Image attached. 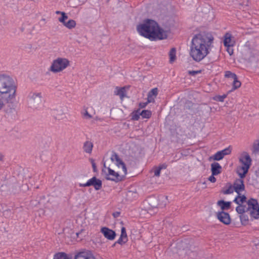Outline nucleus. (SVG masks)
<instances>
[{
	"label": "nucleus",
	"instance_id": "1",
	"mask_svg": "<svg viewBox=\"0 0 259 259\" xmlns=\"http://www.w3.org/2000/svg\"><path fill=\"white\" fill-rule=\"evenodd\" d=\"M213 40L211 34L201 32L194 36L191 41L190 55L194 60L200 62L209 53L208 49Z\"/></svg>",
	"mask_w": 259,
	"mask_h": 259
},
{
	"label": "nucleus",
	"instance_id": "2",
	"mask_svg": "<svg viewBox=\"0 0 259 259\" xmlns=\"http://www.w3.org/2000/svg\"><path fill=\"white\" fill-rule=\"evenodd\" d=\"M138 32L150 40H162L167 37L166 31L164 30L158 23L152 19H146L137 26Z\"/></svg>",
	"mask_w": 259,
	"mask_h": 259
},
{
	"label": "nucleus",
	"instance_id": "3",
	"mask_svg": "<svg viewBox=\"0 0 259 259\" xmlns=\"http://www.w3.org/2000/svg\"><path fill=\"white\" fill-rule=\"evenodd\" d=\"M17 87L13 79L9 76L0 75V94L2 99L8 104H12L15 100Z\"/></svg>",
	"mask_w": 259,
	"mask_h": 259
},
{
	"label": "nucleus",
	"instance_id": "4",
	"mask_svg": "<svg viewBox=\"0 0 259 259\" xmlns=\"http://www.w3.org/2000/svg\"><path fill=\"white\" fill-rule=\"evenodd\" d=\"M69 65V61L66 58H58L54 60L50 67V70L54 73L62 71Z\"/></svg>",
	"mask_w": 259,
	"mask_h": 259
},
{
	"label": "nucleus",
	"instance_id": "5",
	"mask_svg": "<svg viewBox=\"0 0 259 259\" xmlns=\"http://www.w3.org/2000/svg\"><path fill=\"white\" fill-rule=\"evenodd\" d=\"M107 171L102 169V172L105 174V178L107 180L118 183L123 181L125 178L124 176H120L118 172H115L109 167H107Z\"/></svg>",
	"mask_w": 259,
	"mask_h": 259
},
{
	"label": "nucleus",
	"instance_id": "6",
	"mask_svg": "<svg viewBox=\"0 0 259 259\" xmlns=\"http://www.w3.org/2000/svg\"><path fill=\"white\" fill-rule=\"evenodd\" d=\"M29 104L33 107L36 108L41 103V93H30L28 96Z\"/></svg>",
	"mask_w": 259,
	"mask_h": 259
},
{
	"label": "nucleus",
	"instance_id": "7",
	"mask_svg": "<svg viewBox=\"0 0 259 259\" xmlns=\"http://www.w3.org/2000/svg\"><path fill=\"white\" fill-rule=\"evenodd\" d=\"M101 232L106 238L109 240H113L116 235L114 231L106 227H102L101 229Z\"/></svg>",
	"mask_w": 259,
	"mask_h": 259
},
{
	"label": "nucleus",
	"instance_id": "8",
	"mask_svg": "<svg viewBox=\"0 0 259 259\" xmlns=\"http://www.w3.org/2000/svg\"><path fill=\"white\" fill-rule=\"evenodd\" d=\"M218 219L225 225H229L231 223L230 214L224 211L219 212L217 214Z\"/></svg>",
	"mask_w": 259,
	"mask_h": 259
},
{
	"label": "nucleus",
	"instance_id": "9",
	"mask_svg": "<svg viewBox=\"0 0 259 259\" xmlns=\"http://www.w3.org/2000/svg\"><path fill=\"white\" fill-rule=\"evenodd\" d=\"M74 259H96L92 252L90 250H84L77 253Z\"/></svg>",
	"mask_w": 259,
	"mask_h": 259
},
{
	"label": "nucleus",
	"instance_id": "10",
	"mask_svg": "<svg viewBox=\"0 0 259 259\" xmlns=\"http://www.w3.org/2000/svg\"><path fill=\"white\" fill-rule=\"evenodd\" d=\"M233 186L234 191L239 195H240V192H242L245 190L244 181L242 179H236L234 181Z\"/></svg>",
	"mask_w": 259,
	"mask_h": 259
},
{
	"label": "nucleus",
	"instance_id": "11",
	"mask_svg": "<svg viewBox=\"0 0 259 259\" xmlns=\"http://www.w3.org/2000/svg\"><path fill=\"white\" fill-rule=\"evenodd\" d=\"M89 181V186H93L96 190H99L102 187V182L101 180L93 177Z\"/></svg>",
	"mask_w": 259,
	"mask_h": 259
},
{
	"label": "nucleus",
	"instance_id": "12",
	"mask_svg": "<svg viewBox=\"0 0 259 259\" xmlns=\"http://www.w3.org/2000/svg\"><path fill=\"white\" fill-rule=\"evenodd\" d=\"M240 161L243 164L242 168L249 169L251 164V159L247 153H245V155L241 158H240Z\"/></svg>",
	"mask_w": 259,
	"mask_h": 259
},
{
	"label": "nucleus",
	"instance_id": "13",
	"mask_svg": "<svg viewBox=\"0 0 259 259\" xmlns=\"http://www.w3.org/2000/svg\"><path fill=\"white\" fill-rule=\"evenodd\" d=\"M248 206L246 210L248 212L257 209L259 207V203L256 199L251 198L247 202Z\"/></svg>",
	"mask_w": 259,
	"mask_h": 259
},
{
	"label": "nucleus",
	"instance_id": "14",
	"mask_svg": "<svg viewBox=\"0 0 259 259\" xmlns=\"http://www.w3.org/2000/svg\"><path fill=\"white\" fill-rule=\"evenodd\" d=\"M222 167L221 165L216 162L211 164V171L213 175H218L222 172Z\"/></svg>",
	"mask_w": 259,
	"mask_h": 259
},
{
	"label": "nucleus",
	"instance_id": "15",
	"mask_svg": "<svg viewBox=\"0 0 259 259\" xmlns=\"http://www.w3.org/2000/svg\"><path fill=\"white\" fill-rule=\"evenodd\" d=\"M217 204L221 207L222 211H224L225 210H228L231 208V202L221 200L218 201Z\"/></svg>",
	"mask_w": 259,
	"mask_h": 259
},
{
	"label": "nucleus",
	"instance_id": "16",
	"mask_svg": "<svg viewBox=\"0 0 259 259\" xmlns=\"http://www.w3.org/2000/svg\"><path fill=\"white\" fill-rule=\"evenodd\" d=\"M53 259H72V257L70 254H67L63 252H60L56 253L54 255Z\"/></svg>",
	"mask_w": 259,
	"mask_h": 259
},
{
	"label": "nucleus",
	"instance_id": "17",
	"mask_svg": "<svg viewBox=\"0 0 259 259\" xmlns=\"http://www.w3.org/2000/svg\"><path fill=\"white\" fill-rule=\"evenodd\" d=\"M246 197L243 195L240 196V195L238 194V196L235 197L233 202L238 205L243 204V203L246 202Z\"/></svg>",
	"mask_w": 259,
	"mask_h": 259
},
{
	"label": "nucleus",
	"instance_id": "18",
	"mask_svg": "<svg viewBox=\"0 0 259 259\" xmlns=\"http://www.w3.org/2000/svg\"><path fill=\"white\" fill-rule=\"evenodd\" d=\"M224 37V45L225 47H232L233 44H231V34L229 33H227L225 35Z\"/></svg>",
	"mask_w": 259,
	"mask_h": 259
},
{
	"label": "nucleus",
	"instance_id": "19",
	"mask_svg": "<svg viewBox=\"0 0 259 259\" xmlns=\"http://www.w3.org/2000/svg\"><path fill=\"white\" fill-rule=\"evenodd\" d=\"M111 160L112 162L116 161V164L118 167H119L120 164L123 162V161L119 157L118 154L115 152H112Z\"/></svg>",
	"mask_w": 259,
	"mask_h": 259
},
{
	"label": "nucleus",
	"instance_id": "20",
	"mask_svg": "<svg viewBox=\"0 0 259 259\" xmlns=\"http://www.w3.org/2000/svg\"><path fill=\"white\" fill-rule=\"evenodd\" d=\"M250 217V221L259 219V207L257 209L248 211Z\"/></svg>",
	"mask_w": 259,
	"mask_h": 259
},
{
	"label": "nucleus",
	"instance_id": "21",
	"mask_svg": "<svg viewBox=\"0 0 259 259\" xmlns=\"http://www.w3.org/2000/svg\"><path fill=\"white\" fill-rule=\"evenodd\" d=\"M117 91L115 92V94L118 95L121 100H122L125 97V89L124 87L119 88L116 87Z\"/></svg>",
	"mask_w": 259,
	"mask_h": 259
},
{
	"label": "nucleus",
	"instance_id": "22",
	"mask_svg": "<svg viewBox=\"0 0 259 259\" xmlns=\"http://www.w3.org/2000/svg\"><path fill=\"white\" fill-rule=\"evenodd\" d=\"M93 145V144L89 142L86 141L83 145V150L84 151L88 153H91L92 151Z\"/></svg>",
	"mask_w": 259,
	"mask_h": 259
},
{
	"label": "nucleus",
	"instance_id": "23",
	"mask_svg": "<svg viewBox=\"0 0 259 259\" xmlns=\"http://www.w3.org/2000/svg\"><path fill=\"white\" fill-rule=\"evenodd\" d=\"M239 218L242 225L245 226L249 224V220L248 216L247 214L244 213H242L240 215Z\"/></svg>",
	"mask_w": 259,
	"mask_h": 259
},
{
	"label": "nucleus",
	"instance_id": "24",
	"mask_svg": "<svg viewBox=\"0 0 259 259\" xmlns=\"http://www.w3.org/2000/svg\"><path fill=\"white\" fill-rule=\"evenodd\" d=\"M246 208H247V206H246V205L240 204V205H238V206L237 207H236V211L240 214H241L246 212H248V210H246Z\"/></svg>",
	"mask_w": 259,
	"mask_h": 259
},
{
	"label": "nucleus",
	"instance_id": "25",
	"mask_svg": "<svg viewBox=\"0 0 259 259\" xmlns=\"http://www.w3.org/2000/svg\"><path fill=\"white\" fill-rule=\"evenodd\" d=\"M176 49L175 48H172L170 49L169 52V62L170 63L174 62L176 59Z\"/></svg>",
	"mask_w": 259,
	"mask_h": 259
},
{
	"label": "nucleus",
	"instance_id": "26",
	"mask_svg": "<svg viewBox=\"0 0 259 259\" xmlns=\"http://www.w3.org/2000/svg\"><path fill=\"white\" fill-rule=\"evenodd\" d=\"M140 115L143 118H150L151 116V111L148 110H143L140 112Z\"/></svg>",
	"mask_w": 259,
	"mask_h": 259
},
{
	"label": "nucleus",
	"instance_id": "27",
	"mask_svg": "<svg viewBox=\"0 0 259 259\" xmlns=\"http://www.w3.org/2000/svg\"><path fill=\"white\" fill-rule=\"evenodd\" d=\"M227 185H229L228 188L226 190H222L221 191L223 194L225 195L231 194L234 191L233 186H232L230 183H228Z\"/></svg>",
	"mask_w": 259,
	"mask_h": 259
},
{
	"label": "nucleus",
	"instance_id": "28",
	"mask_svg": "<svg viewBox=\"0 0 259 259\" xmlns=\"http://www.w3.org/2000/svg\"><path fill=\"white\" fill-rule=\"evenodd\" d=\"M132 119L133 120H138L140 118V109H139L136 111L133 112L131 114Z\"/></svg>",
	"mask_w": 259,
	"mask_h": 259
},
{
	"label": "nucleus",
	"instance_id": "29",
	"mask_svg": "<svg viewBox=\"0 0 259 259\" xmlns=\"http://www.w3.org/2000/svg\"><path fill=\"white\" fill-rule=\"evenodd\" d=\"M64 25L69 29L74 28L76 25V22L73 20H69L68 22H65Z\"/></svg>",
	"mask_w": 259,
	"mask_h": 259
},
{
	"label": "nucleus",
	"instance_id": "30",
	"mask_svg": "<svg viewBox=\"0 0 259 259\" xmlns=\"http://www.w3.org/2000/svg\"><path fill=\"white\" fill-rule=\"evenodd\" d=\"M213 160L216 161H219L222 160L224 156L223 155V153L221 152L220 151H218L215 154H214L212 157H211Z\"/></svg>",
	"mask_w": 259,
	"mask_h": 259
},
{
	"label": "nucleus",
	"instance_id": "31",
	"mask_svg": "<svg viewBox=\"0 0 259 259\" xmlns=\"http://www.w3.org/2000/svg\"><path fill=\"white\" fill-rule=\"evenodd\" d=\"M252 153L256 154L259 152V141H257L256 142H254L252 145Z\"/></svg>",
	"mask_w": 259,
	"mask_h": 259
},
{
	"label": "nucleus",
	"instance_id": "32",
	"mask_svg": "<svg viewBox=\"0 0 259 259\" xmlns=\"http://www.w3.org/2000/svg\"><path fill=\"white\" fill-rule=\"evenodd\" d=\"M225 76L227 78H232L233 79H236V77H237L236 74L230 71H226L225 72Z\"/></svg>",
	"mask_w": 259,
	"mask_h": 259
},
{
	"label": "nucleus",
	"instance_id": "33",
	"mask_svg": "<svg viewBox=\"0 0 259 259\" xmlns=\"http://www.w3.org/2000/svg\"><path fill=\"white\" fill-rule=\"evenodd\" d=\"M241 84V82L238 80V78L236 77V79H233L232 90H235L239 88Z\"/></svg>",
	"mask_w": 259,
	"mask_h": 259
},
{
	"label": "nucleus",
	"instance_id": "34",
	"mask_svg": "<svg viewBox=\"0 0 259 259\" xmlns=\"http://www.w3.org/2000/svg\"><path fill=\"white\" fill-rule=\"evenodd\" d=\"M194 104L192 102L187 100L184 104V108L185 109L190 110L192 109Z\"/></svg>",
	"mask_w": 259,
	"mask_h": 259
},
{
	"label": "nucleus",
	"instance_id": "35",
	"mask_svg": "<svg viewBox=\"0 0 259 259\" xmlns=\"http://www.w3.org/2000/svg\"><path fill=\"white\" fill-rule=\"evenodd\" d=\"M227 97V95L224 94L223 95H218L215 96L214 97H213V99L218 102H223L224 101V99Z\"/></svg>",
	"mask_w": 259,
	"mask_h": 259
},
{
	"label": "nucleus",
	"instance_id": "36",
	"mask_svg": "<svg viewBox=\"0 0 259 259\" xmlns=\"http://www.w3.org/2000/svg\"><path fill=\"white\" fill-rule=\"evenodd\" d=\"M68 19V16L65 12L61 13V17L59 18V21L63 24L66 22L65 20Z\"/></svg>",
	"mask_w": 259,
	"mask_h": 259
},
{
	"label": "nucleus",
	"instance_id": "37",
	"mask_svg": "<svg viewBox=\"0 0 259 259\" xmlns=\"http://www.w3.org/2000/svg\"><path fill=\"white\" fill-rule=\"evenodd\" d=\"M222 153H223V155L224 157L226 155H229L231 152V148L230 146L229 147L225 148V149L220 151Z\"/></svg>",
	"mask_w": 259,
	"mask_h": 259
},
{
	"label": "nucleus",
	"instance_id": "38",
	"mask_svg": "<svg viewBox=\"0 0 259 259\" xmlns=\"http://www.w3.org/2000/svg\"><path fill=\"white\" fill-rule=\"evenodd\" d=\"M241 169L242 170H243V172L242 173H239L238 175L240 177V179H243V178H244L246 175V174H247L248 171V169H245V168H242L241 167Z\"/></svg>",
	"mask_w": 259,
	"mask_h": 259
},
{
	"label": "nucleus",
	"instance_id": "39",
	"mask_svg": "<svg viewBox=\"0 0 259 259\" xmlns=\"http://www.w3.org/2000/svg\"><path fill=\"white\" fill-rule=\"evenodd\" d=\"M121 238H123L126 240V241L127 240V234L126 232V229L124 227H122L121 230V235L120 236Z\"/></svg>",
	"mask_w": 259,
	"mask_h": 259
},
{
	"label": "nucleus",
	"instance_id": "40",
	"mask_svg": "<svg viewBox=\"0 0 259 259\" xmlns=\"http://www.w3.org/2000/svg\"><path fill=\"white\" fill-rule=\"evenodd\" d=\"M149 95H151V96H154L156 97L158 94V89L157 88H155L154 89H152L149 93Z\"/></svg>",
	"mask_w": 259,
	"mask_h": 259
},
{
	"label": "nucleus",
	"instance_id": "41",
	"mask_svg": "<svg viewBox=\"0 0 259 259\" xmlns=\"http://www.w3.org/2000/svg\"><path fill=\"white\" fill-rule=\"evenodd\" d=\"M158 200H161L163 202V204H161V205L165 206L167 200V196H161L159 197Z\"/></svg>",
	"mask_w": 259,
	"mask_h": 259
},
{
	"label": "nucleus",
	"instance_id": "42",
	"mask_svg": "<svg viewBox=\"0 0 259 259\" xmlns=\"http://www.w3.org/2000/svg\"><path fill=\"white\" fill-rule=\"evenodd\" d=\"M201 72V70H197V71H194V70H189L188 71V74L190 75H192V76H195V75L197 74H199V73H200Z\"/></svg>",
	"mask_w": 259,
	"mask_h": 259
},
{
	"label": "nucleus",
	"instance_id": "43",
	"mask_svg": "<svg viewBox=\"0 0 259 259\" xmlns=\"http://www.w3.org/2000/svg\"><path fill=\"white\" fill-rule=\"evenodd\" d=\"M90 160L91 162L92 165L93 171L94 172H97V168L96 164V163L95 162L94 160L93 159H92V158H91Z\"/></svg>",
	"mask_w": 259,
	"mask_h": 259
},
{
	"label": "nucleus",
	"instance_id": "44",
	"mask_svg": "<svg viewBox=\"0 0 259 259\" xmlns=\"http://www.w3.org/2000/svg\"><path fill=\"white\" fill-rule=\"evenodd\" d=\"M126 241H126V240L125 239L120 237L118 239V240L116 242H115V243H118V244L122 245V244L125 243Z\"/></svg>",
	"mask_w": 259,
	"mask_h": 259
},
{
	"label": "nucleus",
	"instance_id": "45",
	"mask_svg": "<svg viewBox=\"0 0 259 259\" xmlns=\"http://www.w3.org/2000/svg\"><path fill=\"white\" fill-rule=\"evenodd\" d=\"M154 101H155V100H154V98L153 97V96H151V95L148 94L147 102L148 103H153V102H154Z\"/></svg>",
	"mask_w": 259,
	"mask_h": 259
},
{
	"label": "nucleus",
	"instance_id": "46",
	"mask_svg": "<svg viewBox=\"0 0 259 259\" xmlns=\"http://www.w3.org/2000/svg\"><path fill=\"white\" fill-rule=\"evenodd\" d=\"M161 170H160V168H159L158 167H156L155 169H154V176L156 177H159L160 174Z\"/></svg>",
	"mask_w": 259,
	"mask_h": 259
},
{
	"label": "nucleus",
	"instance_id": "47",
	"mask_svg": "<svg viewBox=\"0 0 259 259\" xmlns=\"http://www.w3.org/2000/svg\"><path fill=\"white\" fill-rule=\"evenodd\" d=\"M120 165L122 167V168L124 171V176L125 175L127 174V169H126V165L125 164V163L123 162L122 163H121Z\"/></svg>",
	"mask_w": 259,
	"mask_h": 259
},
{
	"label": "nucleus",
	"instance_id": "48",
	"mask_svg": "<svg viewBox=\"0 0 259 259\" xmlns=\"http://www.w3.org/2000/svg\"><path fill=\"white\" fill-rule=\"evenodd\" d=\"M215 175H213L212 174H211V176H210L208 178V180L211 182V183H215L216 182V178L214 177Z\"/></svg>",
	"mask_w": 259,
	"mask_h": 259
},
{
	"label": "nucleus",
	"instance_id": "49",
	"mask_svg": "<svg viewBox=\"0 0 259 259\" xmlns=\"http://www.w3.org/2000/svg\"><path fill=\"white\" fill-rule=\"evenodd\" d=\"M227 51L229 53V54L231 56L233 54V49L231 48V47H226Z\"/></svg>",
	"mask_w": 259,
	"mask_h": 259
},
{
	"label": "nucleus",
	"instance_id": "50",
	"mask_svg": "<svg viewBox=\"0 0 259 259\" xmlns=\"http://www.w3.org/2000/svg\"><path fill=\"white\" fill-rule=\"evenodd\" d=\"M148 103L146 102H141L139 103V107L140 108H144Z\"/></svg>",
	"mask_w": 259,
	"mask_h": 259
},
{
	"label": "nucleus",
	"instance_id": "51",
	"mask_svg": "<svg viewBox=\"0 0 259 259\" xmlns=\"http://www.w3.org/2000/svg\"><path fill=\"white\" fill-rule=\"evenodd\" d=\"M158 167L160 168V170H161V169H166L167 167V165L165 163H163L162 164L159 165Z\"/></svg>",
	"mask_w": 259,
	"mask_h": 259
},
{
	"label": "nucleus",
	"instance_id": "52",
	"mask_svg": "<svg viewBox=\"0 0 259 259\" xmlns=\"http://www.w3.org/2000/svg\"><path fill=\"white\" fill-rule=\"evenodd\" d=\"M89 184V181H87V183L84 184L79 183V186L80 187H90Z\"/></svg>",
	"mask_w": 259,
	"mask_h": 259
},
{
	"label": "nucleus",
	"instance_id": "53",
	"mask_svg": "<svg viewBox=\"0 0 259 259\" xmlns=\"http://www.w3.org/2000/svg\"><path fill=\"white\" fill-rule=\"evenodd\" d=\"M120 212L119 211H115L112 213V215L114 218H116L119 216Z\"/></svg>",
	"mask_w": 259,
	"mask_h": 259
},
{
	"label": "nucleus",
	"instance_id": "54",
	"mask_svg": "<svg viewBox=\"0 0 259 259\" xmlns=\"http://www.w3.org/2000/svg\"><path fill=\"white\" fill-rule=\"evenodd\" d=\"M84 115L87 118L90 119L92 118V116L88 113L87 111H85V113H84Z\"/></svg>",
	"mask_w": 259,
	"mask_h": 259
},
{
	"label": "nucleus",
	"instance_id": "55",
	"mask_svg": "<svg viewBox=\"0 0 259 259\" xmlns=\"http://www.w3.org/2000/svg\"><path fill=\"white\" fill-rule=\"evenodd\" d=\"M4 105L3 102L0 101V110L2 108L3 106Z\"/></svg>",
	"mask_w": 259,
	"mask_h": 259
},
{
	"label": "nucleus",
	"instance_id": "56",
	"mask_svg": "<svg viewBox=\"0 0 259 259\" xmlns=\"http://www.w3.org/2000/svg\"><path fill=\"white\" fill-rule=\"evenodd\" d=\"M4 159V156L0 153V161H3Z\"/></svg>",
	"mask_w": 259,
	"mask_h": 259
},
{
	"label": "nucleus",
	"instance_id": "57",
	"mask_svg": "<svg viewBox=\"0 0 259 259\" xmlns=\"http://www.w3.org/2000/svg\"><path fill=\"white\" fill-rule=\"evenodd\" d=\"M104 169H105L106 171H107V167L106 166V165H105V163L104 164Z\"/></svg>",
	"mask_w": 259,
	"mask_h": 259
},
{
	"label": "nucleus",
	"instance_id": "58",
	"mask_svg": "<svg viewBox=\"0 0 259 259\" xmlns=\"http://www.w3.org/2000/svg\"><path fill=\"white\" fill-rule=\"evenodd\" d=\"M63 12H61V11H56V13L57 14H61V13H63Z\"/></svg>",
	"mask_w": 259,
	"mask_h": 259
},
{
	"label": "nucleus",
	"instance_id": "59",
	"mask_svg": "<svg viewBox=\"0 0 259 259\" xmlns=\"http://www.w3.org/2000/svg\"><path fill=\"white\" fill-rule=\"evenodd\" d=\"M151 206H152V207H158V205H155V204H154V205H151Z\"/></svg>",
	"mask_w": 259,
	"mask_h": 259
},
{
	"label": "nucleus",
	"instance_id": "60",
	"mask_svg": "<svg viewBox=\"0 0 259 259\" xmlns=\"http://www.w3.org/2000/svg\"><path fill=\"white\" fill-rule=\"evenodd\" d=\"M81 234V232H77L76 233V235L77 237H79V235Z\"/></svg>",
	"mask_w": 259,
	"mask_h": 259
},
{
	"label": "nucleus",
	"instance_id": "61",
	"mask_svg": "<svg viewBox=\"0 0 259 259\" xmlns=\"http://www.w3.org/2000/svg\"><path fill=\"white\" fill-rule=\"evenodd\" d=\"M116 244V243H115H115L113 244L112 246H113V247L115 246V244Z\"/></svg>",
	"mask_w": 259,
	"mask_h": 259
}]
</instances>
